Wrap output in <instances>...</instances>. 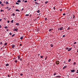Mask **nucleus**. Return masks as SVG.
Masks as SVG:
<instances>
[{"label":"nucleus","mask_w":78,"mask_h":78,"mask_svg":"<svg viewBox=\"0 0 78 78\" xmlns=\"http://www.w3.org/2000/svg\"><path fill=\"white\" fill-rule=\"evenodd\" d=\"M63 29H64V28L62 27H61L60 28V30H62Z\"/></svg>","instance_id":"1"},{"label":"nucleus","mask_w":78,"mask_h":78,"mask_svg":"<svg viewBox=\"0 0 78 78\" xmlns=\"http://www.w3.org/2000/svg\"><path fill=\"white\" fill-rule=\"evenodd\" d=\"M71 19H74L75 18V16L74 15H73L71 17Z\"/></svg>","instance_id":"2"},{"label":"nucleus","mask_w":78,"mask_h":78,"mask_svg":"<svg viewBox=\"0 0 78 78\" xmlns=\"http://www.w3.org/2000/svg\"><path fill=\"white\" fill-rule=\"evenodd\" d=\"M56 64H59V61H57L56 62Z\"/></svg>","instance_id":"3"},{"label":"nucleus","mask_w":78,"mask_h":78,"mask_svg":"<svg viewBox=\"0 0 78 78\" xmlns=\"http://www.w3.org/2000/svg\"><path fill=\"white\" fill-rule=\"evenodd\" d=\"M56 78H60L61 77V76H55Z\"/></svg>","instance_id":"4"},{"label":"nucleus","mask_w":78,"mask_h":78,"mask_svg":"<svg viewBox=\"0 0 78 78\" xmlns=\"http://www.w3.org/2000/svg\"><path fill=\"white\" fill-rule=\"evenodd\" d=\"M71 72H75V69L71 70Z\"/></svg>","instance_id":"5"},{"label":"nucleus","mask_w":78,"mask_h":78,"mask_svg":"<svg viewBox=\"0 0 78 78\" xmlns=\"http://www.w3.org/2000/svg\"><path fill=\"white\" fill-rule=\"evenodd\" d=\"M72 50V48H69L68 51H70V50Z\"/></svg>","instance_id":"6"},{"label":"nucleus","mask_w":78,"mask_h":78,"mask_svg":"<svg viewBox=\"0 0 78 78\" xmlns=\"http://www.w3.org/2000/svg\"><path fill=\"white\" fill-rule=\"evenodd\" d=\"M16 11H18V12H19V11H20V10H18V9H16Z\"/></svg>","instance_id":"7"},{"label":"nucleus","mask_w":78,"mask_h":78,"mask_svg":"<svg viewBox=\"0 0 78 78\" xmlns=\"http://www.w3.org/2000/svg\"><path fill=\"white\" fill-rule=\"evenodd\" d=\"M14 47H15V45H14V44L12 45V48H14Z\"/></svg>","instance_id":"8"},{"label":"nucleus","mask_w":78,"mask_h":78,"mask_svg":"<svg viewBox=\"0 0 78 78\" xmlns=\"http://www.w3.org/2000/svg\"><path fill=\"white\" fill-rule=\"evenodd\" d=\"M66 67H67V66H65L63 67V69H66Z\"/></svg>","instance_id":"9"},{"label":"nucleus","mask_w":78,"mask_h":78,"mask_svg":"<svg viewBox=\"0 0 78 78\" xmlns=\"http://www.w3.org/2000/svg\"><path fill=\"white\" fill-rule=\"evenodd\" d=\"M52 30H53V29H50L49 30V31H51Z\"/></svg>","instance_id":"10"},{"label":"nucleus","mask_w":78,"mask_h":78,"mask_svg":"<svg viewBox=\"0 0 78 78\" xmlns=\"http://www.w3.org/2000/svg\"><path fill=\"white\" fill-rule=\"evenodd\" d=\"M21 2V1H20V0H19L17 1V2L18 3H20V2Z\"/></svg>","instance_id":"11"},{"label":"nucleus","mask_w":78,"mask_h":78,"mask_svg":"<svg viewBox=\"0 0 78 78\" xmlns=\"http://www.w3.org/2000/svg\"><path fill=\"white\" fill-rule=\"evenodd\" d=\"M36 31L37 32L39 31V29H37V30H36Z\"/></svg>","instance_id":"12"},{"label":"nucleus","mask_w":78,"mask_h":78,"mask_svg":"<svg viewBox=\"0 0 78 78\" xmlns=\"http://www.w3.org/2000/svg\"><path fill=\"white\" fill-rule=\"evenodd\" d=\"M16 25H19V23H17L16 24Z\"/></svg>","instance_id":"13"},{"label":"nucleus","mask_w":78,"mask_h":78,"mask_svg":"<svg viewBox=\"0 0 78 78\" xmlns=\"http://www.w3.org/2000/svg\"><path fill=\"white\" fill-rule=\"evenodd\" d=\"M5 4H9V3H8V2L6 1L5 2Z\"/></svg>","instance_id":"14"},{"label":"nucleus","mask_w":78,"mask_h":78,"mask_svg":"<svg viewBox=\"0 0 78 78\" xmlns=\"http://www.w3.org/2000/svg\"><path fill=\"white\" fill-rule=\"evenodd\" d=\"M48 3V1H46L45 2V4H47V3Z\"/></svg>","instance_id":"15"},{"label":"nucleus","mask_w":78,"mask_h":78,"mask_svg":"<svg viewBox=\"0 0 78 78\" xmlns=\"http://www.w3.org/2000/svg\"><path fill=\"white\" fill-rule=\"evenodd\" d=\"M35 4H37V5H38V4H39V3H37V2H35Z\"/></svg>","instance_id":"16"},{"label":"nucleus","mask_w":78,"mask_h":78,"mask_svg":"<svg viewBox=\"0 0 78 78\" xmlns=\"http://www.w3.org/2000/svg\"><path fill=\"white\" fill-rule=\"evenodd\" d=\"M23 39V37L22 36L20 37V39L22 40Z\"/></svg>","instance_id":"17"},{"label":"nucleus","mask_w":78,"mask_h":78,"mask_svg":"<svg viewBox=\"0 0 78 78\" xmlns=\"http://www.w3.org/2000/svg\"><path fill=\"white\" fill-rule=\"evenodd\" d=\"M50 46L51 47H53V44H51Z\"/></svg>","instance_id":"18"},{"label":"nucleus","mask_w":78,"mask_h":78,"mask_svg":"<svg viewBox=\"0 0 78 78\" xmlns=\"http://www.w3.org/2000/svg\"><path fill=\"white\" fill-rule=\"evenodd\" d=\"M17 30H18V29L17 28L15 29V31H17Z\"/></svg>","instance_id":"19"},{"label":"nucleus","mask_w":78,"mask_h":78,"mask_svg":"<svg viewBox=\"0 0 78 78\" xmlns=\"http://www.w3.org/2000/svg\"><path fill=\"white\" fill-rule=\"evenodd\" d=\"M13 22H14V21L13 20H12L11 21V23H13Z\"/></svg>","instance_id":"20"},{"label":"nucleus","mask_w":78,"mask_h":78,"mask_svg":"<svg viewBox=\"0 0 78 78\" xmlns=\"http://www.w3.org/2000/svg\"><path fill=\"white\" fill-rule=\"evenodd\" d=\"M70 61H71V59H69L68 62H70Z\"/></svg>","instance_id":"21"},{"label":"nucleus","mask_w":78,"mask_h":78,"mask_svg":"<svg viewBox=\"0 0 78 78\" xmlns=\"http://www.w3.org/2000/svg\"><path fill=\"white\" fill-rule=\"evenodd\" d=\"M56 75V73H55L54 74V75Z\"/></svg>","instance_id":"22"},{"label":"nucleus","mask_w":78,"mask_h":78,"mask_svg":"<svg viewBox=\"0 0 78 78\" xmlns=\"http://www.w3.org/2000/svg\"><path fill=\"white\" fill-rule=\"evenodd\" d=\"M4 45H7V43H5L4 44Z\"/></svg>","instance_id":"23"},{"label":"nucleus","mask_w":78,"mask_h":78,"mask_svg":"<svg viewBox=\"0 0 78 78\" xmlns=\"http://www.w3.org/2000/svg\"><path fill=\"white\" fill-rule=\"evenodd\" d=\"M18 59L19 60L20 59V56H18Z\"/></svg>","instance_id":"24"},{"label":"nucleus","mask_w":78,"mask_h":78,"mask_svg":"<svg viewBox=\"0 0 78 78\" xmlns=\"http://www.w3.org/2000/svg\"><path fill=\"white\" fill-rule=\"evenodd\" d=\"M5 9H9V8H8V7H6L5 8Z\"/></svg>","instance_id":"25"},{"label":"nucleus","mask_w":78,"mask_h":78,"mask_svg":"<svg viewBox=\"0 0 78 78\" xmlns=\"http://www.w3.org/2000/svg\"><path fill=\"white\" fill-rule=\"evenodd\" d=\"M37 12H38V13H39V12H40V11H39V10H38V11H37Z\"/></svg>","instance_id":"26"},{"label":"nucleus","mask_w":78,"mask_h":78,"mask_svg":"<svg viewBox=\"0 0 78 78\" xmlns=\"http://www.w3.org/2000/svg\"><path fill=\"white\" fill-rule=\"evenodd\" d=\"M26 16H29V14H26Z\"/></svg>","instance_id":"27"},{"label":"nucleus","mask_w":78,"mask_h":78,"mask_svg":"<svg viewBox=\"0 0 78 78\" xmlns=\"http://www.w3.org/2000/svg\"><path fill=\"white\" fill-rule=\"evenodd\" d=\"M16 5H19V3H17V2H16Z\"/></svg>","instance_id":"28"},{"label":"nucleus","mask_w":78,"mask_h":78,"mask_svg":"<svg viewBox=\"0 0 78 78\" xmlns=\"http://www.w3.org/2000/svg\"><path fill=\"white\" fill-rule=\"evenodd\" d=\"M6 66H9V65L8 64H6Z\"/></svg>","instance_id":"29"},{"label":"nucleus","mask_w":78,"mask_h":78,"mask_svg":"<svg viewBox=\"0 0 78 78\" xmlns=\"http://www.w3.org/2000/svg\"><path fill=\"white\" fill-rule=\"evenodd\" d=\"M75 64H76V62H74L73 65H75Z\"/></svg>","instance_id":"30"},{"label":"nucleus","mask_w":78,"mask_h":78,"mask_svg":"<svg viewBox=\"0 0 78 78\" xmlns=\"http://www.w3.org/2000/svg\"><path fill=\"white\" fill-rule=\"evenodd\" d=\"M5 28H7L8 27L7 26H5Z\"/></svg>","instance_id":"31"},{"label":"nucleus","mask_w":78,"mask_h":78,"mask_svg":"<svg viewBox=\"0 0 78 78\" xmlns=\"http://www.w3.org/2000/svg\"><path fill=\"white\" fill-rule=\"evenodd\" d=\"M15 62H17V60H16L15 61Z\"/></svg>","instance_id":"32"},{"label":"nucleus","mask_w":78,"mask_h":78,"mask_svg":"<svg viewBox=\"0 0 78 78\" xmlns=\"http://www.w3.org/2000/svg\"><path fill=\"white\" fill-rule=\"evenodd\" d=\"M20 75H21V76H22V75H23V74H22V73L20 74Z\"/></svg>","instance_id":"33"},{"label":"nucleus","mask_w":78,"mask_h":78,"mask_svg":"<svg viewBox=\"0 0 78 78\" xmlns=\"http://www.w3.org/2000/svg\"><path fill=\"white\" fill-rule=\"evenodd\" d=\"M24 2H25V3H27V1H25Z\"/></svg>","instance_id":"34"},{"label":"nucleus","mask_w":78,"mask_h":78,"mask_svg":"<svg viewBox=\"0 0 78 78\" xmlns=\"http://www.w3.org/2000/svg\"><path fill=\"white\" fill-rule=\"evenodd\" d=\"M63 16H65V15H66V14H65V13H63Z\"/></svg>","instance_id":"35"},{"label":"nucleus","mask_w":78,"mask_h":78,"mask_svg":"<svg viewBox=\"0 0 78 78\" xmlns=\"http://www.w3.org/2000/svg\"><path fill=\"white\" fill-rule=\"evenodd\" d=\"M15 15V14L13 13V14H12V16H14Z\"/></svg>","instance_id":"36"},{"label":"nucleus","mask_w":78,"mask_h":78,"mask_svg":"<svg viewBox=\"0 0 78 78\" xmlns=\"http://www.w3.org/2000/svg\"><path fill=\"white\" fill-rule=\"evenodd\" d=\"M1 5L2 6H3V5H4V4H2Z\"/></svg>","instance_id":"37"},{"label":"nucleus","mask_w":78,"mask_h":78,"mask_svg":"<svg viewBox=\"0 0 78 78\" xmlns=\"http://www.w3.org/2000/svg\"><path fill=\"white\" fill-rule=\"evenodd\" d=\"M0 44H1V45H2V42H0Z\"/></svg>","instance_id":"38"},{"label":"nucleus","mask_w":78,"mask_h":78,"mask_svg":"<svg viewBox=\"0 0 78 78\" xmlns=\"http://www.w3.org/2000/svg\"><path fill=\"white\" fill-rule=\"evenodd\" d=\"M66 49H67V50H69V48H66Z\"/></svg>","instance_id":"39"},{"label":"nucleus","mask_w":78,"mask_h":78,"mask_svg":"<svg viewBox=\"0 0 78 78\" xmlns=\"http://www.w3.org/2000/svg\"><path fill=\"white\" fill-rule=\"evenodd\" d=\"M58 31H60V28H58Z\"/></svg>","instance_id":"40"},{"label":"nucleus","mask_w":78,"mask_h":78,"mask_svg":"<svg viewBox=\"0 0 78 78\" xmlns=\"http://www.w3.org/2000/svg\"><path fill=\"white\" fill-rule=\"evenodd\" d=\"M9 34H10V35H11V34H12V33H9Z\"/></svg>","instance_id":"41"},{"label":"nucleus","mask_w":78,"mask_h":78,"mask_svg":"<svg viewBox=\"0 0 78 78\" xmlns=\"http://www.w3.org/2000/svg\"><path fill=\"white\" fill-rule=\"evenodd\" d=\"M7 23H9V20L7 21Z\"/></svg>","instance_id":"42"},{"label":"nucleus","mask_w":78,"mask_h":78,"mask_svg":"<svg viewBox=\"0 0 78 78\" xmlns=\"http://www.w3.org/2000/svg\"><path fill=\"white\" fill-rule=\"evenodd\" d=\"M2 11H3V10H1V12H2Z\"/></svg>","instance_id":"43"},{"label":"nucleus","mask_w":78,"mask_h":78,"mask_svg":"<svg viewBox=\"0 0 78 78\" xmlns=\"http://www.w3.org/2000/svg\"><path fill=\"white\" fill-rule=\"evenodd\" d=\"M13 31H16V29H13Z\"/></svg>","instance_id":"44"},{"label":"nucleus","mask_w":78,"mask_h":78,"mask_svg":"<svg viewBox=\"0 0 78 78\" xmlns=\"http://www.w3.org/2000/svg\"><path fill=\"white\" fill-rule=\"evenodd\" d=\"M10 9H11V8H10L9 9H8V11H9V10H10Z\"/></svg>","instance_id":"45"},{"label":"nucleus","mask_w":78,"mask_h":78,"mask_svg":"<svg viewBox=\"0 0 78 78\" xmlns=\"http://www.w3.org/2000/svg\"><path fill=\"white\" fill-rule=\"evenodd\" d=\"M70 30V28L69 27L68 29V30Z\"/></svg>","instance_id":"46"},{"label":"nucleus","mask_w":78,"mask_h":78,"mask_svg":"<svg viewBox=\"0 0 78 78\" xmlns=\"http://www.w3.org/2000/svg\"><path fill=\"white\" fill-rule=\"evenodd\" d=\"M41 58H43V56H41Z\"/></svg>","instance_id":"47"},{"label":"nucleus","mask_w":78,"mask_h":78,"mask_svg":"<svg viewBox=\"0 0 78 78\" xmlns=\"http://www.w3.org/2000/svg\"><path fill=\"white\" fill-rule=\"evenodd\" d=\"M2 2L0 1V4H2Z\"/></svg>","instance_id":"48"},{"label":"nucleus","mask_w":78,"mask_h":78,"mask_svg":"<svg viewBox=\"0 0 78 78\" xmlns=\"http://www.w3.org/2000/svg\"><path fill=\"white\" fill-rule=\"evenodd\" d=\"M24 9L23 8L22 9V11H23Z\"/></svg>","instance_id":"49"},{"label":"nucleus","mask_w":78,"mask_h":78,"mask_svg":"<svg viewBox=\"0 0 78 78\" xmlns=\"http://www.w3.org/2000/svg\"><path fill=\"white\" fill-rule=\"evenodd\" d=\"M47 18H45V20H47Z\"/></svg>","instance_id":"50"},{"label":"nucleus","mask_w":78,"mask_h":78,"mask_svg":"<svg viewBox=\"0 0 78 78\" xmlns=\"http://www.w3.org/2000/svg\"><path fill=\"white\" fill-rule=\"evenodd\" d=\"M63 37H65V35H63Z\"/></svg>","instance_id":"51"},{"label":"nucleus","mask_w":78,"mask_h":78,"mask_svg":"<svg viewBox=\"0 0 78 78\" xmlns=\"http://www.w3.org/2000/svg\"><path fill=\"white\" fill-rule=\"evenodd\" d=\"M12 37H13V36H14V35H13L12 36Z\"/></svg>","instance_id":"52"},{"label":"nucleus","mask_w":78,"mask_h":78,"mask_svg":"<svg viewBox=\"0 0 78 78\" xmlns=\"http://www.w3.org/2000/svg\"><path fill=\"white\" fill-rule=\"evenodd\" d=\"M76 44V42H75L74 43V44Z\"/></svg>","instance_id":"53"},{"label":"nucleus","mask_w":78,"mask_h":78,"mask_svg":"<svg viewBox=\"0 0 78 78\" xmlns=\"http://www.w3.org/2000/svg\"><path fill=\"white\" fill-rule=\"evenodd\" d=\"M77 72H76V73H78V70H77Z\"/></svg>","instance_id":"54"},{"label":"nucleus","mask_w":78,"mask_h":78,"mask_svg":"<svg viewBox=\"0 0 78 78\" xmlns=\"http://www.w3.org/2000/svg\"><path fill=\"white\" fill-rule=\"evenodd\" d=\"M2 28V26L0 25V28Z\"/></svg>","instance_id":"55"},{"label":"nucleus","mask_w":78,"mask_h":78,"mask_svg":"<svg viewBox=\"0 0 78 78\" xmlns=\"http://www.w3.org/2000/svg\"><path fill=\"white\" fill-rule=\"evenodd\" d=\"M2 21V19H0V22Z\"/></svg>","instance_id":"56"},{"label":"nucleus","mask_w":78,"mask_h":78,"mask_svg":"<svg viewBox=\"0 0 78 78\" xmlns=\"http://www.w3.org/2000/svg\"><path fill=\"white\" fill-rule=\"evenodd\" d=\"M20 46H22V44H20Z\"/></svg>","instance_id":"57"},{"label":"nucleus","mask_w":78,"mask_h":78,"mask_svg":"<svg viewBox=\"0 0 78 78\" xmlns=\"http://www.w3.org/2000/svg\"><path fill=\"white\" fill-rule=\"evenodd\" d=\"M62 9H60V11H62Z\"/></svg>","instance_id":"58"},{"label":"nucleus","mask_w":78,"mask_h":78,"mask_svg":"<svg viewBox=\"0 0 78 78\" xmlns=\"http://www.w3.org/2000/svg\"><path fill=\"white\" fill-rule=\"evenodd\" d=\"M37 0H34V2H36Z\"/></svg>","instance_id":"59"},{"label":"nucleus","mask_w":78,"mask_h":78,"mask_svg":"<svg viewBox=\"0 0 78 78\" xmlns=\"http://www.w3.org/2000/svg\"><path fill=\"white\" fill-rule=\"evenodd\" d=\"M77 52L78 53V49H77Z\"/></svg>","instance_id":"60"},{"label":"nucleus","mask_w":78,"mask_h":78,"mask_svg":"<svg viewBox=\"0 0 78 78\" xmlns=\"http://www.w3.org/2000/svg\"><path fill=\"white\" fill-rule=\"evenodd\" d=\"M54 9H55V7H54Z\"/></svg>","instance_id":"61"},{"label":"nucleus","mask_w":78,"mask_h":78,"mask_svg":"<svg viewBox=\"0 0 78 78\" xmlns=\"http://www.w3.org/2000/svg\"><path fill=\"white\" fill-rule=\"evenodd\" d=\"M8 76V77H9V76Z\"/></svg>","instance_id":"62"},{"label":"nucleus","mask_w":78,"mask_h":78,"mask_svg":"<svg viewBox=\"0 0 78 78\" xmlns=\"http://www.w3.org/2000/svg\"><path fill=\"white\" fill-rule=\"evenodd\" d=\"M8 76V77H9V76Z\"/></svg>","instance_id":"63"},{"label":"nucleus","mask_w":78,"mask_h":78,"mask_svg":"<svg viewBox=\"0 0 78 78\" xmlns=\"http://www.w3.org/2000/svg\"><path fill=\"white\" fill-rule=\"evenodd\" d=\"M20 60H21V58L20 59Z\"/></svg>","instance_id":"64"}]
</instances>
